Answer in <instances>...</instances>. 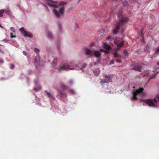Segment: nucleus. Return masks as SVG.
Listing matches in <instances>:
<instances>
[{
    "label": "nucleus",
    "mask_w": 159,
    "mask_h": 159,
    "mask_svg": "<svg viewBox=\"0 0 159 159\" xmlns=\"http://www.w3.org/2000/svg\"><path fill=\"white\" fill-rule=\"evenodd\" d=\"M55 2L51 0H48V5L49 6L55 8L52 10L53 12L56 16L59 18L63 14L65 8L64 7L58 8Z\"/></svg>",
    "instance_id": "f257e3e1"
},
{
    "label": "nucleus",
    "mask_w": 159,
    "mask_h": 159,
    "mask_svg": "<svg viewBox=\"0 0 159 159\" xmlns=\"http://www.w3.org/2000/svg\"><path fill=\"white\" fill-rule=\"evenodd\" d=\"M128 20L129 19L128 18L125 17H123L121 20L118 23L116 28L113 30V34H116L120 28L122 27L127 22Z\"/></svg>",
    "instance_id": "f03ea898"
},
{
    "label": "nucleus",
    "mask_w": 159,
    "mask_h": 159,
    "mask_svg": "<svg viewBox=\"0 0 159 159\" xmlns=\"http://www.w3.org/2000/svg\"><path fill=\"white\" fill-rule=\"evenodd\" d=\"M76 67V65L73 62H71L67 65H64L62 66H60L58 70L59 71L62 70H73Z\"/></svg>",
    "instance_id": "7ed1b4c3"
},
{
    "label": "nucleus",
    "mask_w": 159,
    "mask_h": 159,
    "mask_svg": "<svg viewBox=\"0 0 159 159\" xmlns=\"http://www.w3.org/2000/svg\"><path fill=\"white\" fill-rule=\"evenodd\" d=\"M144 89L143 88L141 87L136 90L133 93V96L131 99L134 101H136L138 100L137 96L139 94L142 93Z\"/></svg>",
    "instance_id": "20e7f679"
},
{
    "label": "nucleus",
    "mask_w": 159,
    "mask_h": 159,
    "mask_svg": "<svg viewBox=\"0 0 159 159\" xmlns=\"http://www.w3.org/2000/svg\"><path fill=\"white\" fill-rule=\"evenodd\" d=\"M114 43L116 44L117 47L120 48L124 45V41L123 40L121 39L120 38H116L114 41ZM120 48H117V50H119Z\"/></svg>",
    "instance_id": "39448f33"
},
{
    "label": "nucleus",
    "mask_w": 159,
    "mask_h": 159,
    "mask_svg": "<svg viewBox=\"0 0 159 159\" xmlns=\"http://www.w3.org/2000/svg\"><path fill=\"white\" fill-rule=\"evenodd\" d=\"M20 30L22 34L25 37L30 38H32L33 36V35L30 32L25 30L24 28H20Z\"/></svg>",
    "instance_id": "423d86ee"
},
{
    "label": "nucleus",
    "mask_w": 159,
    "mask_h": 159,
    "mask_svg": "<svg viewBox=\"0 0 159 159\" xmlns=\"http://www.w3.org/2000/svg\"><path fill=\"white\" fill-rule=\"evenodd\" d=\"M143 102L147 104L150 107H155L156 106L154 102L151 99L145 100Z\"/></svg>",
    "instance_id": "0eeeda50"
},
{
    "label": "nucleus",
    "mask_w": 159,
    "mask_h": 159,
    "mask_svg": "<svg viewBox=\"0 0 159 159\" xmlns=\"http://www.w3.org/2000/svg\"><path fill=\"white\" fill-rule=\"evenodd\" d=\"M103 77L106 79V80H108L112 79L113 77V75L112 74L110 75H106L104 74L103 75Z\"/></svg>",
    "instance_id": "6e6552de"
},
{
    "label": "nucleus",
    "mask_w": 159,
    "mask_h": 159,
    "mask_svg": "<svg viewBox=\"0 0 159 159\" xmlns=\"http://www.w3.org/2000/svg\"><path fill=\"white\" fill-rule=\"evenodd\" d=\"M85 53L87 55L92 56L93 55V52L88 48L85 49Z\"/></svg>",
    "instance_id": "1a4fd4ad"
},
{
    "label": "nucleus",
    "mask_w": 159,
    "mask_h": 159,
    "mask_svg": "<svg viewBox=\"0 0 159 159\" xmlns=\"http://www.w3.org/2000/svg\"><path fill=\"white\" fill-rule=\"evenodd\" d=\"M93 55H94L95 57L97 58H99L101 56V53L99 51H94L93 52Z\"/></svg>",
    "instance_id": "9d476101"
},
{
    "label": "nucleus",
    "mask_w": 159,
    "mask_h": 159,
    "mask_svg": "<svg viewBox=\"0 0 159 159\" xmlns=\"http://www.w3.org/2000/svg\"><path fill=\"white\" fill-rule=\"evenodd\" d=\"M133 69L139 72L141 71V67L139 65L135 66Z\"/></svg>",
    "instance_id": "9b49d317"
},
{
    "label": "nucleus",
    "mask_w": 159,
    "mask_h": 159,
    "mask_svg": "<svg viewBox=\"0 0 159 159\" xmlns=\"http://www.w3.org/2000/svg\"><path fill=\"white\" fill-rule=\"evenodd\" d=\"M60 87L61 88L64 90L67 89H68V87L65 85L64 84L62 83H61L60 84Z\"/></svg>",
    "instance_id": "f8f14e48"
},
{
    "label": "nucleus",
    "mask_w": 159,
    "mask_h": 159,
    "mask_svg": "<svg viewBox=\"0 0 159 159\" xmlns=\"http://www.w3.org/2000/svg\"><path fill=\"white\" fill-rule=\"evenodd\" d=\"M93 73L96 76H98L100 73L99 69H95L93 71Z\"/></svg>",
    "instance_id": "ddd939ff"
},
{
    "label": "nucleus",
    "mask_w": 159,
    "mask_h": 159,
    "mask_svg": "<svg viewBox=\"0 0 159 159\" xmlns=\"http://www.w3.org/2000/svg\"><path fill=\"white\" fill-rule=\"evenodd\" d=\"M103 47L105 49L107 50H109L111 49L110 46L106 43L103 44Z\"/></svg>",
    "instance_id": "4468645a"
},
{
    "label": "nucleus",
    "mask_w": 159,
    "mask_h": 159,
    "mask_svg": "<svg viewBox=\"0 0 159 159\" xmlns=\"http://www.w3.org/2000/svg\"><path fill=\"white\" fill-rule=\"evenodd\" d=\"M45 92L47 93V95L48 96V97L49 98H52V99L53 98V97L52 96V94H51L50 93L48 92L47 91H46Z\"/></svg>",
    "instance_id": "2eb2a0df"
},
{
    "label": "nucleus",
    "mask_w": 159,
    "mask_h": 159,
    "mask_svg": "<svg viewBox=\"0 0 159 159\" xmlns=\"http://www.w3.org/2000/svg\"><path fill=\"white\" fill-rule=\"evenodd\" d=\"M67 4V3L65 2H60L59 5V6H63L66 5Z\"/></svg>",
    "instance_id": "dca6fc26"
},
{
    "label": "nucleus",
    "mask_w": 159,
    "mask_h": 159,
    "mask_svg": "<svg viewBox=\"0 0 159 159\" xmlns=\"http://www.w3.org/2000/svg\"><path fill=\"white\" fill-rule=\"evenodd\" d=\"M57 62V59L56 58L54 59L52 63V65L53 66H54L56 64Z\"/></svg>",
    "instance_id": "f3484780"
},
{
    "label": "nucleus",
    "mask_w": 159,
    "mask_h": 159,
    "mask_svg": "<svg viewBox=\"0 0 159 159\" xmlns=\"http://www.w3.org/2000/svg\"><path fill=\"white\" fill-rule=\"evenodd\" d=\"M109 82V81L108 80H106L104 79L100 81V83H107Z\"/></svg>",
    "instance_id": "a211bd4d"
},
{
    "label": "nucleus",
    "mask_w": 159,
    "mask_h": 159,
    "mask_svg": "<svg viewBox=\"0 0 159 159\" xmlns=\"http://www.w3.org/2000/svg\"><path fill=\"white\" fill-rule=\"evenodd\" d=\"M113 56L115 57H120L121 56L118 55L116 52L113 53Z\"/></svg>",
    "instance_id": "6ab92c4d"
},
{
    "label": "nucleus",
    "mask_w": 159,
    "mask_h": 159,
    "mask_svg": "<svg viewBox=\"0 0 159 159\" xmlns=\"http://www.w3.org/2000/svg\"><path fill=\"white\" fill-rule=\"evenodd\" d=\"M4 12V10H1L0 11V17H1L3 16V14Z\"/></svg>",
    "instance_id": "aec40b11"
},
{
    "label": "nucleus",
    "mask_w": 159,
    "mask_h": 159,
    "mask_svg": "<svg viewBox=\"0 0 159 159\" xmlns=\"http://www.w3.org/2000/svg\"><path fill=\"white\" fill-rule=\"evenodd\" d=\"M68 83L70 85H72L73 84V81L72 80H69L68 81Z\"/></svg>",
    "instance_id": "412c9836"
},
{
    "label": "nucleus",
    "mask_w": 159,
    "mask_h": 159,
    "mask_svg": "<svg viewBox=\"0 0 159 159\" xmlns=\"http://www.w3.org/2000/svg\"><path fill=\"white\" fill-rule=\"evenodd\" d=\"M123 5L125 6H127L128 5V3L127 1H125L123 2Z\"/></svg>",
    "instance_id": "4be33fe9"
},
{
    "label": "nucleus",
    "mask_w": 159,
    "mask_h": 159,
    "mask_svg": "<svg viewBox=\"0 0 159 159\" xmlns=\"http://www.w3.org/2000/svg\"><path fill=\"white\" fill-rule=\"evenodd\" d=\"M123 54L125 56L128 55V52L126 50H124L123 51Z\"/></svg>",
    "instance_id": "5701e85b"
},
{
    "label": "nucleus",
    "mask_w": 159,
    "mask_h": 159,
    "mask_svg": "<svg viewBox=\"0 0 159 159\" xmlns=\"http://www.w3.org/2000/svg\"><path fill=\"white\" fill-rule=\"evenodd\" d=\"M59 92H60V95L61 96H65V97L66 96V95L65 93H62L61 91H59Z\"/></svg>",
    "instance_id": "b1692460"
},
{
    "label": "nucleus",
    "mask_w": 159,
    "mask_h": 159,
    "mask_svg": "<svg viewBox=\"0 0 159 159\" xmlns=\"http://www.w3.org/2000/svg\"><path fill=\"white\" fill-rule=\"evenodd\" d=\"M34 51H35L36 54H37L39 53V50L35 48L34 49Z\"/></svg>",
    "instance_id": "393cba45"
},
{
    "label": "nucleus",
    "mask_w": 159,
    "mask_h": 159,
    "mask_svg": "<svg viewBox=\"0 0 159 159\" xmlns=\"http://www.w3.org/2000/svg\"><path fill=\"white\" fill-rule=\"evenodd\" d=\"M10 34V37L11 38H15L16 37V36L15 35H13V33H11Z\"/></svg>",
    "instance_id": "a878e982"
},
{
    "label": "nucleus",
    "mask_w": 159,
    "mask_h": 159,
    "mask_svg": "<svg viewBox=\"0 0 159 159\" xmlns=\"http://www.w3.org/2000/svg\"><path fill=\"white\" fill-rule=\"evenodd\" d=\"M10 30L11 31H12V32H15V29L13 27H11L10 28Z\"/></svg>",
    "instance_id": "bb28decb"
},
{
    "label": "nucleus",
    "mask_w": 159,
    "mask_h": 159,
    "mask_svg": "<svg viewBox=\"0 0 159 159\" xmlns=\"http://www.w3.org/2000/svg\"><path fill=\"white\" fill-rule=\"evenodd\" d=\"M14 67V66L13 64H11L10 65V68L11 69H13Z\"/></svg>",
    "instance_id": "cd10ccee"
},
{
    "label": "nucleus",
    "mask_w": 159,
    "mask_h": 159,
    "mask_svg": "<svg viewBox=\"0 0 159 159\" xmlns=\"http://www.w3.org/2000/svg\"><path fill=\"white\" fill-rule=\"evenodd\" d=\"M111 37L110 36H108L106 38V39L107 40H109L111 39Z\"/></svg>",
    "instance_id": "c85d7f7f"
},
{
    "label": "nucleus",
    "mask_w": 159,
    "mask_h": 159,
    "mask_svg": "<svg viewBox=\"0 0 159 159\" xmlns=\"http://www.w3.org/2000/svg\"><path fill=\"white\" fill-rule=\"evenodd\" d=\"M69 92L70 93H72V94H74L75 93L74 91L73 90H72V89H70V90H69Z\"/></svg>",
    "instance_id": "c756f323"
},
{
    "label": "nucleus",
    "mask_w": 159,
    "mask_h": 159,
    "mask_svg": "<svg viewBox=\"0 0 159 159\" xmlns=\"http://www.w3.org/2000/svg\"><path fill=\"white\" fill-rule=\"evenodd\" d=\"M116 61L117 62L121 63V59H118L116 60Z\"/></svg>",
    "instance_id": "7c9ffc66"
},
{
    "label": "nucleus",
    "mask_w": 159,
    "mask_h": 159,
    "mask_svg": "<svg viewBox=\"0 0 159 159\" xmlns=\"http://www.w3.org/2000/svg\"><path fill=\"white\" fill-rule=\"evenodd\" d=\"M48 36L49 37H52V34L51 32H48Z\"/></svg>",
    "instance_id": "2f4dec72"
},
{
    "label": "nucleus",
    "mask_w": 159,
    "mask_h": 159,
    "mask_svg": "<svg viewBox=\"0 0 159 159\" xmlns=\"http://www.w3.org/2000/svg\"><path fill=\"white\" fill-rule=\"evenodd\" d=\"M100 51L101 52H105V50H104L103 49H100Z\"/></svg>",
    "instance_id": "473e14b6"
},
{
    "label": "nucleus",
    "mask_w": 159,
    "mask_h": 159,
    "mask_svg": "<svg viewBox=\"0 0 159 159\" xmlns=\"http://www.w3.org/2000/svg\"><path fill=\"white\" fill-rule=\"evenodd\" d=\"M114 64V61L112 60H111L110 62V65H111V64Z\"/></svg>",
    "instance_id": "72a5a7b5"
},
{
    "label": "nucleus",
    "mask_w": 159,
    "mask_h": 159,
    "mask_svg": "<svg viewBox=\"0 0 159 159\" xmlns=\"http://www.w3.org/2000/svg\"><path fill=\"white\" fill-rule=\"evenodd\" d=\"M89 45L90 47H92L93 46V43H90Z\"/></svg>",
    "instance_id": "f704fd0d"
},
{
    "label": "nucleus",
    "mask_w": 159,
    "mask_h": 159,
    "mask_svg": "<svg viewBox=\"0 0 159 159\" xmlns=\"http://www.w3.org/2000/svg\"><path fill=\"white\" fill-rule=\"evenodd\" d=\"M104 52L106 53H109V51H107V50H105V52Z\"/></svg>",
    "instance_id": "c9c22d12"
},
{
    "label": "nucleus",
    "mask_w": 159,
    "mask_h": 159,
    "mask_svg": "<svg viewBox=\"0 0 159 159\" xmlns=\"http://www.w3.org/2000/svg\"><path fill=\"white\" fill-rule=\"evenodd\" d=\"M23 54L25 55H26V53L25 52V51H23Z\"/></svg>",
    "instance_id": "e433bc0d"
},
{
    "label": "nucleus",
    "mask_w": 159,
    "mask_h": 159,
    "mask_svg": "<svg viewBox=\"0 0 159 159\" xmlns=\"http://www.w3.org/2000/svg\"><path fill=\"white\" fill-rule=\"evenodd\" d=\"M156 52L159 53V48H158L156 51Z\"/></svg>",
    "instance_id": "4c0bfd02"
},
{
    "label": "nucleus",
    "mask_w": 159,
    "mask_h": 159,
    "mask_svg": "<svg viewBox=\"0 0 159 159\" xmlns=\"http://www.w3.org/2000/svg\"><path fill=\"white\" fill-rule=\"evenodd\" d=\"M155 75L153 76H152V77H151V78H150V79H153V78H154L155 77Z\"/></svg>",
    "instance_id": "58836bf2"
},
{
    "label": "nucleus",
    "mask_w": 159,
    "mask_h": 159,
    "mask_svg": "<svg viewBox=\"0 0 159 159\" xmlns=\"http://www.w3.org/2000/svg\"><path fill=\"white\" fill-rule=\"evenodd\" d=\"M34 90H35L36 91H38V90L36 89V88H34Z\"/></svg>",
    "instance_id": "ea45409f"
},
{
    "label": "nucleus",
    "mask_w": 159,
    "mask_h": 159,
    "mask_svg": "<svg viewBox=\"0 0 159 159\" xmlns=\"http://www.w3.org/2000/svg\"><path fill=\"white\" fill-rule=\"evenodd\" d=\"M153 100L155 102H156V103L157 102V100L155 99H154Z\"/></svg>",
    "instance_id": "a19ab883"
},
{
    "label": "nucleus",
    "mask_w": 159,
    "mask_h": 159,
    "mask_svg": "<svg viewBox=\"0 0 159 159\" xmlns=\"http://www.w3.org/2000/svg\"><path fill=\"white\" fill-rule=\"evenodd\" d=\"M36 60H37V59H34L35 61H36Z\"/></svg>",
    "instance_id": "79ce46f5"
},
{
    "label": "nucleus",
    "mask_w": 159,
    "mask_h": 159,
    "mask_svg": "<svg viewBox=\"0 0 159 159\" xmlns=\"http://www.w3.org/2000/svg\"><path fill=\"white\" fill-rule=\"evenodd\" d=\"M2 62H3V61H1V63H2Z\"/></svg>",
    "instance_id": "37998d69"
},
{
    "label": "nucleus",
    "mask_w": 159,
    "mask_h": 159,
    "mask_svg": "<svg viewBox=\"0 0 159 159\" xmlns=\"http://www.w3.org/2000/svg\"><path fill=\"white\" fill-rule=\"evenodd\" d=\"M158 99H159V97H158Z\"/></svg>",
    "instance_id": "c03bdc74"
},
{
    "label": "nucleus",
    "mask_w": 159,
    "mask_h": 159,
    "mask_svg": "<svg viewBox=\"0 0 159 159\" xmlns=\"http://www.w3.org/2000/svg\"><path fill=\"white\" fill-rule=\"evenodd\" d=\"M158 65L159 66V64H158Z\"/></svg>",
    "instance_id": "a18cd8bd"
}]
</instances>
